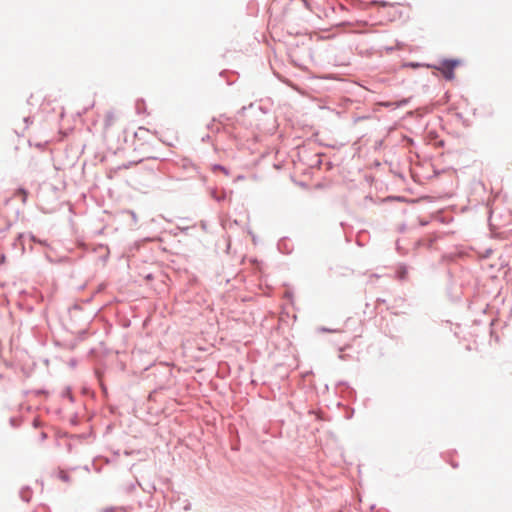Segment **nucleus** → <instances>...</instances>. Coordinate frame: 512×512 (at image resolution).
I'll use <instances>...</instances> for the list:
<instances>
[{
	"label": "nucleus",
	"instance_id": "4",
	"mask_svg": "<svg viewBox=\"0 0 512 512\" xmlns=\"http://www.w3.org/2000/svg\"><path fill=\"white\" fill-rule=\"evenodd\" d=\"M318 330L320 332H329V333H343L344 332L343 327H335V328L320 327Z\"/></svg>",
	"mask_w": 512,
	"mask_h": 512
},
{
	"label": "nucleus",
	"instance_id": "3",
	"mask_svg": "<svg viewBox=\"0 0 512 512\" xmlns=\"http://www.w3.org/2000/svg\"><path fill=\"white\" fill-rule=\"evenodd\" d=\"M27 196H28V192L23 189V188H19L16 192H15V197L19 198L21 200L22 203H25L26 200H27Z\"/></svg>",
	"mask_w": 512,
	"mask_h": 512
},
{
	"label": "nucleus",
	"instance_id": "5",
	"mask_svg": "<svg viewBox=\"0 0 512 512\" xmlns=\"http://www.w3.org/2000/svg\"><path fill=\"white\" fill-rule=\"evenodd\" d=\"M215 169H219L223 172H226L225 168L224 167H221V166H215Z\"/></svg>",
	"mask_w": 512,
	"mask_h": 512
},
{
	"label": "nucleus",
	"instance_id": "2",
	"mask_svg": "<svg viewBox=\"0 0 512 512\" xmlns=\"http://www.w3.org/2000/svg\"><path fill=\"white\" fill-rule=\"evenodd\" d=\"M116 121V116L112 112H108L104 117L105 128H110Z\"/></svg>",
	"mask_w": 512,
	"mask_h": 512
},
{
	"label": "nucleus",
	"instance_id": "1",
	"mask_svg": "<svg viewBox=\"0 0 512 512\" xmlns=\"http://www.w3.org/2000/svg\"><path fill=\"white\" fill-rule=\"evenodd\" d=\"M458 60H443L437 69L443 74V76L452 80L454 78V69L459 65Z\"/></svg>",
	"mask_w": 512,
	"mask_h": 512
}]
</instances>
